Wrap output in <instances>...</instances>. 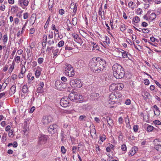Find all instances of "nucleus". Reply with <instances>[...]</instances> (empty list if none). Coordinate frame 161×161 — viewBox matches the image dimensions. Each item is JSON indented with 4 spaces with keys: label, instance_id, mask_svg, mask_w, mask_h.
Listing matches in <instances>:
<instances>
[{
    "label": "nucleus",
    "instance_id": "09e8293b",
    "mask_svg": "<svg viewBox=\"0 0 161 161\" xmlns=\"http://www.w3.org/2000/svg\"><path fill=\"white\" fill-rule=\"evenodd\" d=\"M86 116L85 115H81L79 117V119L80 121H83L84 118H86Z\"/></svg>",
    "mask_w": 161,
    "mask_h": 161
},
{
    "label": "nucleus",
    "instance_id": "58836bf2",
    "mask_svg": "<svg viewBox=\"0 0 161 161\" xmlns=\"http://www.w3.org/2000/svg\"><path fill=\"white\" fill-rule=\"evenodd\" d=\"M135 153L136 152H134L133 151V149H132L129 151V155L130 156H132L134 155Z\"/></svg>",
    "mask_w": 161,
    "mask_h": 161
},
{
    "label": "nucleus",
    "instance_id": "2f4dec72",
    "mask_svg": "<svg viewBox=\"0 0 161 161\" xmlns=\"http://www.w3.org/2000/svg\"><path fill=\"white\" fill-rule=\"evenodd\" d=\"M72 49H73V48L72 47H68L67 46H66L65 47V50L66 51L65 52V55H66L67 53L68 52H69V50H72Z\"/></svg>",
    "mask_w": 161,
    "mask_h": 161
},
{
    "label": "nucleus",
    "instance_id": "0e129e2a",
    "mask_svg": "<svg viewBox=\"0 0 161 161\" xmlns=\"http://www.w3.org/2000/svg\"><path fill=\"white\" fill-rule=\"evenodd\" d=\"M59 13L61 15H62L64 13V11L62 9H60L59 11Z\"/></svg>",
    "mask_w": 161,
    "mask_h": 161
},
{
    "label": "nucleus",
    "instance_id": "ddd939ff",
    "mask_svg": "<svg viewBox=\"0 0 161 161\" xmlns=\"http://www.w3.org/2000/svg\"><path fill=\"white\" fill-rule=\"evenodd\" d=\"M142 95L144 99L145 100H147L149 96H151L150 93L146 91L143 92L142 93Z\"/></svg>",
    "mask_w": 161,
    "mask_h": 161
},
{
    "label": "nucleus",
    "instance_id": "2eb2a0df",
    "mask_svg": "<svg viewBox=\"0 0 161 161\" xmlns=\"http://www.w3.org/2000/svg\"><path fill=\"white\" fill-rule=\"evenodd\" d=\"M99 94L96 92H93L91 93L90 97L94 100H97Z\"/></svg>",
    "mask_w": 161,
    "mask_h": 161
},
{
    "label": "nucleus",
    "instance_id": "9d476101",
    "mask_svg": "<svg viewBox=\"0 0 161 161\" xmlns=\"http://www.w3.org/2000/svg\"><path fill=\"white\" fill-rule=\"evenodd\" d=\"M78 6L77 4L76 3L72 2L70 5V8L72 9H73V13L75 14L77 10V7Z\"/></svg>",
    "mask_w": 161,
    "mask_h": 161
},
{
    "label": "nucleus",
    "instance_id": "6e6d98bb",
    "mask_svg": "<svg viewBox=\"0 0 161 161\" xmlns=\"http://www.w3.org/2000/svg\"><path fill=\"white\" fill-rule=\"evenodd\" d=\"M72 36L75 39H77L78 38H79V36L77 34L74 33L72 34Z\"/></svg>",
    "mask_w": 161,
    "mask_h": 161
},
{
    "label": "nucleus",
    "instance_id": "c9c22d12",
    "mask_svg": "<svg viewBox=\"0 0 161 161\" xmlns=\"http://www.w3.org/2000/svg\"><path fill=\"white\" fill-rule=\"evenodd\" d=\"M64 42L63 40L60 41L58 44V46L59 47H62L64 45Z\"/></svg>",
    "mask_w": 161,
    "mask_h": 161
},
{
    "label": "nucleus",
    "instance_id": "13d9d810",
    "mask_svg": "<svg viewBox=\"0 0 161 161\" xmlns=\"http://www.w3.org/2000/svg\"><path fill=\"white\" fill-rule=\"evenodd\" d=\"M43 61V59L42 58H40L38 59V62L39 64H41Z\"/></svg>",
    "mask_w": 161,
    "mask_h": 161
},
{
    "label": "nucleus",
    "instance_id": "49530a36",
    "mask_svg": "<svg viewBox=\"0 0 161 161\" xmlns=\"http://www.w3.org/2000/svg\"><path fill=\"white\" fill-rule=\"evenodd\" d=\"M138 129V126L137 125H135L133 126V130L135 132H136L137 131Z\"/></svg>",
    "mask_w": 161,
    "mask_h": 161
},
{
    "label": "nucleus",
    "instance_id": "a18cd8bd",
    "mask_svg": "<svg viewBox=\"0 0 161 161\" xmlns=\"http://www.w3.org/2000/svg\"><path fill=\"white\" fill-rule=\"evenodd\" d=\"M68 72V75L69 76L72 77L74 75L75 73L74 71H73V70H72V71H71L70 73H69V72Z\"/></svg>",
    "mask_w": 161,
    "mask_h": 161
},
{
    "label": "nucleus",
    "instance_id": "680f3d73",
    "mask_svg": "<svg viewBox=\"0 0 161 161\" xmlns=\"http://www.w3.org/2000/svg\"><path fill=\"white\" fill-rule=\"evenodd\" d=\"M61 152L63 153H65L66 152V150L63 146H62L61 147Z\"/></svg>",
    "mask_w": 161,
    "mask_h": 161
},
{
    "label": "nucleus",
    "instance_id": "de8ad7c7",
    "mask_svg": "<svg viewBox=\"0 0 161 161\" xmlns=\"http://www.w3.org/2000/svg\"><path fill=\"white\" fill-rule=\"evenodd\" d=\"M121 149L123 151H125L126 150V147L125 144H123L121 146Z\"/></svg>",
    "mask_w": 161,
    "mask_h": 161
},
{
    "label": "nucleus",
    "instance_id": "a19ab883",
    "mask_svg": "<svg viewBox=\"0 0 161 161\" xmlns=\"http://www.w3.org/2000/svg\"><path fill=\"white\" fill-rule=\"evenodd\" d=\"M47 44L49 46L53 44L54 43V41L53 39H50L47 41Z\"/></svg>",
    "mask_w": 161,
    "mask_h": 161
},
{
    "label": "nucleus",
    "instance_id": "c03bdc74",
    "mask_svg": "<svg viewBox=\"0 0 161 161\" xmlns=\"http://www.w3.org/2000/svg\"><path fill=\"white\" fill-rule=\"evenodd\" d=\"M154 114L158 116L160 114V111L159 109L155 110L154 111Z\"/></svg>",
    "mask_w": 161,
    "mask_h": 161
},
{
    "label": "nucleus",
    "instance_id": "bb28decb",
    "mask_svg": "<svg viewBox=\"0 0 161 161\" xmlns=\"http://www.w3.org/2000/svg\"><path fill=\"white\" fill-rule=\"evenodd\" d=\"M154 148L158 151L161 153V145H157L154 146Z\"/></svg>",
    "mask_w": 161,
    "mask_h": 161
},
{
    "label": "nucleus",
    "instance_id": "9b49d317",
    "mask_svg": "<svg viewBox=\"0 0 161 161\" xmlns=\"http://www.w3.org/2000/svg\"><path fill=\"white\" fill-rule=\"evenodd\" d=\"M28 0H19L18 1V5L21 7L22 5L27 6L28 5Z\"/></svg>",
    "mask_w": 161,
    "mask_h": 161
},
{
    "label": "nucleus",
    "instance_id": "c85d7f7f",
    "mask_svg": "<svg viewBox=\"0 0 161 161\" xmlns=\"http://www.w3.org/2000/svg\"><path fill=\"white\" fill-rule=\"evenodd\" d=\"M104 42H105L107 44L110 43V39L108 36H105V41H104Z\"/></svg>",
    "mask_w": 161,
    "mask_h": 161
},
{
    "label": "nucleus",
    "instance_id": "0eeeda50",
    "mask_svg": "<svg viewBox=\"0 0 161 161\" xmlns=\"http://www.w3.org/2000/svg\"><path fill=\"white\" fill-rule=\"evenodd\" d=\"M47 140V136L41 135L39 137L38 144L42 145L45 144Z\"/></svg>",
    "mask_w": 161,
    "mask_h": 161
},
{
    "label": "nucleus",
    "instance_id": "f3484780",
    "mask_svg": "<svg viewBox=\"0 0 161 161\" xmlns=\"http://www.w3.org/2000/svg\"><path fill=\"white\" fill-rule=\"evenodd\" d=\"M66 65L67 66L66 67L65 69L66 74H67L68 73L67 72H69V71H70L71 70H73V67L70 64H67V65Z\"/></svg>",
    "mask_w": 161,
    "mask_h": 161
},
{
    "label": "nucleus",
    "instance_id": "7c9ffc66",
    "mask_svg": "<svg viewBox=\"0 0 161 161\" xmlns=\"http://www.w3.org/2000/svg\"><path fill=\"white\" fill-rule=\"evenodd\" d=\"M52 52H53V54L54 56H56L58 55L59 53V50L58 49H57L55 50H52Z\"/></svg>",
    "mask_w": 161,
    "mask_h": 161
},
{
    "label": "nucleus",
    "instance_id": "4d7b16f0",
    "mask_svg": "<svg viewBox=\"0 0 161 161\" xmlns=\"http://www.w3.org/2000/svg\"><path fill=\"white\" fill-rule=\"evenodd\" d=\"M43 40H44L43 42L46 43L47 41V36L46 35H45L43 37Z\"/></svg>",
    "mask_w": 161,
    "mask_h": 161
},
{
    "label": "nucleus",
    "instance_id": "dca6fc26",
    "mask_svg": "<svg viewBox=\"0 0 161 161\" xmlns=\"http://www.w3.org/2000/svg\"><path fill=\"white\" fill-rule=\"evenodd\" d=\"M116 90H121L124 87V85L122 83H116Z\"/></svg>",
    "mask_w": 161,
    "mask_h": 161
},
{
    "label": "nucleus",
    "instance_id": "7ed1b4c3",
    "mask_svg": "<svg viewBox=\"0 0 161 161\" xmlns=\"http://www.w3.org/2000/svg\"><path fill=\"white\" fill-rule=\"evenodd\" d=\"M121 95L117 92L112 93L109 96L108 102L109 104H114L116 101H118V99L121 97Z\"/></svg>",
    "mask_w": 161,
    "mask_h": 161
},
{
    "label": "nucleus",
    "instance_id": "e2e57ef3",
    "mask_svg": "<svg viewBox=\"0 0 161 161\" xmlns=\"http://www.w3.org/2000/svg\"><path fill=\"white\" fill-rule=\"evenodd\" d=\"M142 31L144 33H147L149 31L147 29H143L142 30Z\"/></svg>",
    "mask_w": 161,
    "mask_h": 161
},
{
    "label": "nucleus",
    "instance_id": "39448f33",
    "mask_svg": "<svg viewBox=\"0 0 161 161\" xmlns=\"http://www.w3.org/2000/svg\"><path fill=\"white\" fill-rule=\"evenodd\" d=\"M55 86L57 89L60 91L62 90L67 87L66 83H63L59 80L56 81Z\"/></svg>",
    "mask_w": 161,
    "mask_h": 161
},
{
    "label": "nucleus",
    "instance_id": "423d86ee",
    "mask_svg": "<svg viewBox=\"0 0 161 161\" xmlns=\"http://www.w3.org/2000/svg\"><path fill=\"white\" fill-rule=\"evenodd\" d=\"M60 105L63 107H66L69 106V100L67 97H64L60 100Z\"/></svg>",
    "mask_w": 161,
    "mask_h": 161
},
{
    "label": "nucleus",
    "instance_id": "a211bd4d",
    "mask_svg": "<svg viewBox=\"0 0 161 161\" xmlns=\"http://www.w3.org/2000/svg\"><path fill=\"white\" fill-rule=\"evenodd\" d=\"M116 83H113L111 84L109 87V90L110 91H113L116 90Z\"/></svg>",
    "mask_w": 161,
    "mask_h": 161
},
{
    "label": "nucleus",
    "instance_id": "20e7f679",
    "mask_svg": "<svg viewBox=\"0 0 161 161\" xmlns=\"http://www.w3.org/2000/svg\"><path fill=\"white\" fill-rule=\"evenodd\" d=\"M70 85L73 87L79 88L81 87L82 85L81 83L80 80V79H71L70 80Z\"/></svg>",
    "mask_w": 161,
    "mask_h": 161
},
{
    "label": "nucleus",
    "instance_id": "79ce46f5",
    "mask_svg": "<svg viewBox=\"0 0 161 161\" xmlns=\"http://www.w3.org/2000/svg\"><path fill=\"white\" fill-rule=\"evenodd\" d=\"M134 3L132 2H130L128 4V6L129 8H131L133 10L134 9V8L133 6Z\"/></svg>",
    "mask_w": 161,
    "mask_h": 161
},
{
    "label": "nucleus",
    "instance_id": "69168bd1",
    "mask_svg": "<svg viewBox=\"0 0 161 161\" xmlns=\"http://www.w3.org/2000/svg\"><path fill=\"white\" fill-rule=\"evenodd\" d=\"M144 83L146 85H148L149 84V81L148 79H145L144 81Z\"/></svg>",
    "mask_w": 161,
    "mask_h": 161
},
{
    "label": "nucleus",
    "instance_id": "603ef678",
    "mask_svg": "<svg viewBox=\"0 0 161 161\" xmlns=\"http://www.w3.org/2000/svg\"><path fill=\"white\" fill-rule=\"evenodd\" d=\"M14 69V65L12 64L8 70L9 73H11Z\"/></svg>",
    "mask_w": 161,
    "mask_h": 161
},
{
    "label": "nucleus",
    "instance_id": "393cba45",
    "mask_svg": "<svg viewBox=\"0 0 161 161\" xmlns=\"http://www.w3.org/2000/svg\"><path fill=\"white\" fill-rule=\"evenodd\" d=\"M97 13H94L93 14L92 17V19L93 21L96 22L97 20Z\"/></svg>",
    "mask_w": 161,
    "mask_h": 161
},
{
    "label": "nucleus",
    "instance_id": "b1692460",
    "mask_svg": "<svg viewBox=\"0 0 161 161\" xmlns=\"http://www.w3.org/2000/svg\"><path fill=\"white\" fill-rule=\"evenodd\" d=\"M106 119L107 120L108 124L109 126H112L113 125V121L112 119L109 118L108 119Z\"/></svg>",
    "mask_w": 161,
    "mask_h": 161
},
{
    "label": "nucleus",
    "instance_id": "4be33fe9",
    "mask_svg": "<svg viewBox=\"0 0 161 161\" xmlns=\"http://www.w3.org/2000/svg\"><path fill=\"white\" fill-rule=\"evenodd\" d=\"M140 18L138 16H135L132 19V23L133 24V23H138L140 21Z\"/></svg>",
    "mask_w": 161,
    "mask_h": 161
},
{
    "label": "nucleus",
    "instance_id": "e433bc0d",
    "mask_svg": "<svg viewBox=\"0 0 161 161\" xmlns=\"http://www.w3.org/2000/svg\"><path fill=\"white\" fill-rule=\"evenodd\" d=\"M122 51H123V53H122V56L123 58H127L128 56H127V53H128L126 52L124 50H122Z\"/></svg>",
    "mask_w": 161,
    "mask_h": 161
},
{
    "label": "nucleus",
    "instance_id": "3c124183",
    "mask_svg": "<svg viewBox=\"0 0 161 161\" xmlns=\"http://www.w3.org/2000/svg\"><path fill=\"white\" fill-rule=\"evenodd\" d=\"M54 5V0H49L48 6H53Z\"/></svg>",
    "mask_w": 161,
    "mask_h": 161
},
{
    "label": "nucleus",
    "instance_id": "f257e3e1",
    "mask_svg": "<svg viewBox=\"0 0 161 161\" xmlns=\"http://www.w3.org/2000/svg\"><path fill=\"white\" fill-rule=\"evenodd\" d=\"M105 60L98 58L94 61L91 60L89 64V66L92 71L96 73H100L103 71L106 66Z\"/></svg>",
    "mask_w": 161,
    "mask_h": 161
},
{
    "label": "nucleus",
    "instance_id": "052dcab7",
    "mask_svg": "<svg viewBox=\"0 0 161 161\" xmlns=\"http://www.w3.org/2000/svg\"><path fill=\"white\" fill-rule=\"evenodd\" d=\"M148 25L147 23L146 22H143L142 24V26L144 27H146Z\"/></svg>",
    "mask_w": 161,
    "mask_h": 161
},
{
    "label": "nucleus",
    "instance_id": "f8f14e48",
    "mask_svg": "<svg viewBox=\"0 0 161 161\" xmlns=\"http://www.w3.org/2000/svg\"><path fill=\"white\" fill-rule=\"evenodd\" d=\"M42 69L39 66H38L37 67L35 72V75L36 78H38L40 75Z\"/></svg>",
    "mask_w": 161,
    "mask_h": 161
},
{
    "label": "nucleus",
    "instance_id": "c756f323",
    "mask_svg": "<svg viewBox=\"0 0 161 161\" xmlns=\"http://www.w3.org/2000/svg\"><path fill=\"white\" fill-rule=\"evenodd\" d=\"M153 128L154 127L152 126L149 125L147 128V130L148 132H150L153 130Z\"/></svg>",
    "mask_w": 161,
    "mask_h": 161
},
{
    "label": "nucleus",
    "instance_id": "473e14b6",
    "mask_svg": "<svg viewBox=\"0 0 161 161\" xmlns=\"http://www.w3.org/2000/svg\"><path fill=\"white\" fill-rule=\"evenodd\" d=\"M72 21L73 25L74 26L77 23V19L76 17L73 18L72 19Z\"/></svg>",
    "mask_w": 161,
    "mask_h": 161
},
{
    "label": "nucleus",
    "instance_id": "4468645a",
    "mask_svg": "<svg viewBox=\"0 0 161 161\" xmlns=\"http://www.w3.org/2000/svg\"><path fill=\"white\" fill-rule=\"evenodd\" d=\"M40 85L37 88L36 92L38 93H42L43 92V88L44 86V84L43 82H40Z\"/></svg>",
    "mask_w": 161,
    "mask_h": 161
},
{
    "label": "nucleus",
    "instance_id": "774afa93",
    "mask_svg": "<svg viewBox=\"0 0 161 161\" xmlns=\"http://www.w3.org/2000/svg\"><path fill=\"white\" fill-rule=\"evenodd\" d=\"M77 149V147L76 146H73L72 148V150L73 152L74 153H75L76 151V150Z\"/></svg>",
    "mask_w": 161,
    "mask_h": 161
},
{
    "label": "nucleus",
    "instance_id": "5fc2aeb1",
    "mask_svg": "<svg viewBox=\"0 0 161 161\" xmlns=\"http://www.w3.org/2000/svg\"><path fill=\"white\" fill-rule=\"evenodd\" d=\"M62 138H61V140L62 141H63L64 140V138L65 137V135L64 134V131H62L61 133Z\"/></svg>",
    "mask_w": 161,
    "mask_h": 161
},
{
    "label": "nucleus",
    "instance_id": "1a4fd4ad",
    "mask_svg": "<svg viewBox=\"0 0 161 161\" xmlns=\"http://www.w3.org/2000/svg\"><path fill=\"white\" fill-rule=\"evenodd\" d=\"M48 130L50 133L54 134L57 131V125L55 124L50 125L48 128Z\"/></svg>",
    "mask_w": 161,
    "mask_h": 161
},
{
    "label": "nucleus",
    "instance_id": "bf43d9fd",
    "mask_svg": "<svg viewBox=\"0 0 161 161\" xmlns=\"http://www.w3.org/2000/svg\"><path fill=\"white\" fill-rule=\"evenodd\" d=\"M131 101L130 99H127L125 102V103L127 105H129L131 103Z\"/></svg>",
    "mask_w": 161,
    "mask_h": 161
},
{
    "label": "nucleus",
    "instance_id": "f704fd0d",
    "mask_svg": "<svg viewBox=\"0 0 161 161\" xmlns=\"http://www.w3.org/2000/svg\"><path fill=\"white\" fill-rule=\"evenodd\" d=\"M126 29V28L125 27V25L124 24H123L121 25L120 26V31L122 32L124 31Z\"/></svg>",
    "mask_w": 161,
    "mask_h": 161
},
{
    "label": "nucleus",
    "instance_id": "ea45409f",
    "mask_svg": "<svg viewBox=\"0 0 161 161\" xmlns=\"http://www.w3.org/2000/svg\"><path fill=\"white\" fill-rule=\"evenodd\" d=\"M18 7L16 6L15 7H12L11 8V10L13 11L14 12H17L18 10Z\"/></svg>",
    "mask_w": 161,
    "mask_h": 161
},
{
    "label": "nucleus",
    "instance_id": "5701e85b",
    "mask_svg": "<svg viewBox=\"0 0 161 161\" xmlns=\"http://www.w3.org/2000/svg\"><path fill=\"white\" fill-rule=\"evenodd\" d=\"M156 17V14L155 13H152L149 16V19L152 21L155 19Z\"/></svg>",
    "mask_w": 161,
    "mask_h": 161
},
{
    "label": "nucleus",
    "instance_id": "338daca9",
    "mask_svg": "<svg viewBox=\"0 0 161 161\" xmlns=\"http://www.w3.org/2000/svg\"><path fill=\"white\" fill-rule=\"evenodd\" d=\"M35 32V29L34 28H31L30 29V34H33Z\"/></svg>",
    "mask_w": 161,
    "mask_h": 161
},
{
    "label": "nucleus",
    "instance_id": "37998d69",
    "mask_svg": "<svg viewBox=\"0 0 161 161\" xmlns=\"http://www.w3.org/2000/svg\"><path fill=\"white\" fill-rule=\"evenodd\" d=\"M153 122L155 125H161V122L158 120H155L153 121Z\"/></svg>",
    "mask_w": 161,
    "mask_h": 161
},
{
    "label": "nucleus",
    "instance_id": "72a5a7b5",
    "mask_svg": "<svg viewBox=\"0 0 161 161\" xmlns=\"http://www.w3.org/2000/svg\"><path fill=\"white\" fill-rule=\"evenodd\" d=\"M50 16H49L48 17L47 19L46 22V23L44 25V27L45 28H46L48 26V25L49 23V22L50 21Z\"/></svg>",
    "mask_w": 161,
    "mask_h": 161
},
{
    "label": "nucleus",
    "instance_id": "4c0bfd02",
    "mask_svg": "<svg viewBox=\"0 0 161 161\" xmlns=\"http://www.w3.org/2000/svg\"><path fill=\"white\" fill-rule=\"evenodd\" d=\"M106 136L105 135H103L102 136H100V140L103 142L106 139Z\"/></svg>",
    "mask_w": 161,
    "mask_h": 161
},
{
    "label": "nucleus",
    "instance_id": "6ab92c4d",
    "mask_svg": "<svg viewBox=\"0 0 161 161\" xmlns=\"http://www.w3.org/2000/svg\"><path fill=\"white\" fill-rule=\"evenodd\" d=\"M29 90L27 85H25L23 87L22 89V91L24 93H27L28 92Z\"/></svg>",
    "mask_w": 161,
    "mask_h": 161
},
{
    "label": "nucleus",
    "instance_id": "8fccbe9b",
    "mask_svg": "<svg viewBox=\"0 0 161 161\" xmlns=\"http://www.w3.org/2000/svg\"><path fill=\"white\" fill-rule=\"evenodd\" d=\"M53 32H52L51 33H50L48 36V38L50 39H53Z\"/></svg>",
    "mask_w": 161,
    "mask_h": 161
},
{
    "label": "nucleus",
    "instance_id": "cd10ccee",
    "mask_svg": "<svg viewBox=\"0 0 161 161\" xmlns=\"http://www.w3.org/2000/svg\"><path fill=\"white\" fill-rule=\"evenodd\" d=\"M3 42L4 43L7 42L8 40V36L7 34L6 33L3 36Z\"/></svg>",
    "mask_w": 161,
    "mask_h": 161
},
{
    "label": "nucleus",
    "instance_id": "6e6552de",
    "mask_svg": "<svg viewBox=\"0 0 161 161\" xmlns=\"http://www.w3.org/2000/svg\"><path fill=\"white\" fill-rule=\"evenodd\" d=\"M53 120V119L51 116H45L43 117L42 122L43 124L46 125L52 122Z\"/></svg>",
    "mask_w": 161,
    "mask_h": 161
},
{
    "label": "nucleus",
    "instance_id": "864d4df0",
    "mask_svg": "<svg viewBox=\"0 0 161 161\" xmlns=\"http://www.w3.org/2000/svg\"><path fill=\"white\" fill-rule=\"evenodd\" d=\"M25 70H25V66L22 67V68H21V69L20 72V73L21 74H24V73L25 72Z\"/></svg>",
    "mask_w": 161,
    "mask_h": 161
},
{
    "label": "nucleus",
    "instance_id": "f03ea898",
    "mask_svg": "<svg viewBox=\"0 0 161 161\" xmlns=\"http://www.w3.org/2000/svg\"><path fill=\"white\" fill-rule=\"evenodd\" d=\"M114 76L117 79H120L124 77L125 71L123 68L118 64H114L112 67Z\"/></svg>",
    "mask_w": 161,
    "mask_h": 161
},
{
    "label": "nucleus",
    "instance_id": "a878e982",
    "mask_svg": "<svg viewBox=\"0 0 161 161\" xmlns=\"http://www.w3.org/2000/svg\"><path fill=\"white\" fill-rule=\"evenodd\" d=\"M82 96L80 95L75 94V101L78 100L79 101V99H81L82 98Z\"/></svg>",
    "mask_w": 161,
    "mask_h": 161
},
{
    "label": "nucleus",
    "instance_id": "aec40b11",
    "mask_svg": "<svg viewBox=\"0 0 161 161\" xmlns=\"http://www.w3.org/2000/svg\"><path fill=\"white\" fill-rule=\"evenodd\" d=\"M75 94L71 93L69 94L68 98L71 100L75 101Z\"/></svg>",
    "mask_w": 161,
    "mask_h": 161
},
{
    "label": "nucleus",
    "instance_id": "412c9836",
    "mask_svg": "<svg viewBox=\"0 0 161 161\" xmlns=\"http://www.w3.org/2000/svg\"><path fill=\"white\" fill-rule=\"evenodd\" d=\"M16 86L14 85H13L10 89V93L14 94L15 92Z\"/></svg>",
    "mask_w": 161,
    "mask_h": 161
}]
</instances>
